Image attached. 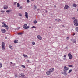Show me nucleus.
<instances>
[{
  "mask_svg": "<svg viewBox=\"0 0 78 78\" xmlns=\"http://www.w3.org/2000/svg\"><path fill=\"white\" fill-rule=\"evenodd\" d=\"M2 45L1 46L2 47V49L3 50H4L5 49V43H4L3 42H2Z\"/></svg>",
  "mask_w": 78,
  "mask_h": 78,
  "instance_id": "f257e3e1",
  "label": "nucleus"
},
{
  "mask_svg": "<svg viewBox=\"0 0 78 78\" xmlns=\"http://www.w3.org/2000/svg\"><path fill=\"white\" fill-rule=\"evenodd\" d=\"M23 27L24 28V29H28V28H30V26H27V24H25L23 26Z\"/></svg>",
  "mask_w": 78,
  "mask_h": 78,
  "instance_id": "f03ea898",
  "label": "nucleus"
},
{
  "mask_svg": "<svg viewBox=\"0 0 78 78\" xmlns=\"http://www.w3.org/2000/svg\"><path fill=\"white\" fill-rule=\"evenodd\" d=\"M46 74L47 75H51V73L49 70V71H48L46 72Z\"/></svg>",
  "mask_w": 78,
  "mask_h": 78,
  "instance_id": "7ed1b4c3",
  "label": "nucleus"
},
{
  "mask_svg": "<svg viewBox=\"0 0 78 78\" xmlns=\"http://www.w3.org/2000/svg\"><path fill=\"white\" fill-rule=\"evenodd\" d=\"M1 30L2 33H6V30L4 29H2Z\"/></svg>",
  "mask_w": 78,
  "mask_h": 78,
  "instance_id": "20e7f679",
  "label": "nucleus"
},
{
  "mask_svg": "<svg viewBox=\"0 0 78 78\" xmlns=\"http://www.w3.org/2000/svg\"><path fill=\"white\" fill-rule=\"evenodd\" d=\"M25 16L26 17V18L28 19V13L27 12H25Z\"/></svg>",
  "mask_w": 78,
  "mask_h": 78,
  "instance_id": "39448f33",
  "label": "nucleus"
},
{
  "mask_svg": "<svg viewBox=\"0 0 78 78\" xmlns=\"http://www.w3.org/2000/svg\"><path fill=\"white\" fill-rule=\"evenodd\" d=\"M64 71L65 72H67V70H68L69 69V68L68 67H66V66H65L64 67Z\"/></svg>",
  "mask_w": 78,
  "mask_h": 78,
  "instance_id": "423d86ee",
  "label": "nucleus"
},
{
  "mask_svg": "<svg viewBox=\"0 0 78 78\" xmlns=\"http://www.w3.org/2000/svg\"><path fill=\"white\" fill-rule=\"evenodd\" d=\"M20 75H21L20 77H22V78H26L24 74H23V73H22Z\"/></svg>",
  "mask_w": 78,
  "mask_h": 78,
  "instance_id": "0eeeda50",
  "label": "nucleus"
},
{
  "mask_svg": "<svg viewBox=\"0 0 78 78\" xmlns=\"http://www.w3.org/2000/svg\"><path fill=\"white\" fill-rule=\"evenodd\" d=\"M37 38H38V39H39V40H42V37L40 35H38L37 37Z\"/></svg>",
  "mask_w": 78,
  "mask_h": 78,
  "instance_id": "6e6552de",
  "label": "nucleus"
},
{
  "mask_svg": "<svg viewBox=\"0 0 78 78\" xmlns=\"http://www.w3.org/2000/svg\"><path fill=\"white\" fill-rule=\"evenodd\" d=\"M68 56L69 57V58L70 59H72V54L70 53H69L68 54Z\"/></svg>",
  "mask_w": 78,
  "mask_h": 78,
  "instance_id": "1a4fd4ad",
  "label": "nucleus"
},
{
  "mask_svg": "<svg viewBox=\"0 0 78 78\" xmlns=\"http://www.w3.org/2000/svg\"><path fill=\"white\" fill-rule=\"evenodd\" d=\"M49 70L51 73V72H53L55 71V69L53 68H52L51 69H49Z\"/></svg>",
  "mask_w": 78,
  "mask_h": 78,
  "instance_id": "9d476101",
  "label": "nucleus"
},
{
  "mask_svg": "<svg viewBox=\"0 0 78 78\" xmlns=\"http://www.w3.org/2000/svg\"><path fill=\"white\" fill-rule=\"evenodd\" d=\"M61 73L63 75H64L65 76H67V73L66 72H62Z\"/></svg>",
  "mask_w": 78,
  "mask_h": 78,
  "instance_id": "9b49d317",
  "label": "nucleus"
},
{
  "mask_svg": "<svg viewBox=\"0 0 78 78\" xmlns=\"http://www.w3.org/2000/svg\"><path fill=\"white\" fill-rule=\"evenodd\" d=\"M69 7V6H68L67 5H66L65 6L64 9H68Z\"/></svg>",
  "mask_w": 78,
  "mask_h": 78,
  "instance_id": "f8f14e48",
  "label": "nucleus"
},
{
  "mask_svg": "<svg viewBox=\"0 0 78 78\" xmlns=\"http://www.w3.org/2000/svg\"><path fill=\"white\" fill-rule=\"evenodd\" d=\"M73 22L75 23H78V20H75L73 21Z\"/></svg>",
  "mask_w": 78,
  "mask_h": 78,
  "instance_id": "ddd939ff",
  "label": "nucleus"
},
{
  "mask_svg": "<svg viewBox=\"0 0 78 78\" xmlns=\"http://www.w3.org/2000/svg\"><path fill=\"white\" fill-rule=\"evenodd\" d=\"M73 6L74 8H76V7L77 6V5H76L75 4H73Z\"/></svg>",
  "mask_w": 78,
  "mask_h": 78,
  "instance_id": "4468645a",
  "label": "nucleus"
},
{
  "mask_svg": "<svg viewBox=\"0 0 78 78\" xmlns=\"http://www.w3.org/2000/svg\"><path fill=\"white\" fill-rule=\"evenodd\" d=\"M20 3H17V8H19V7H20Z\"/></svg>",
  "mask_w": 78,
  "mask_h": 78,
  "instance_id": "2eb2a0df",
  "label": "nucleus"
},
{
  "mask_svg": "<svg viewBox=\"0 0 78 78\" xmlns=\"http://www.w3.org/2000/svg\"><path fill=\"white\" fill-rule=\"evenodd\" d=\"M23 56H24V57H25L26 58H28V56L25 54H23Z\"/></svg>",
  "mask_w": 78,
  "mask_h": 78,
  "instance_id": "dca6fc26",
  "label": "nucleus"
},
{
  "mask_svg": "<svg viewBox=\"0 0 78 78\" xmlns=\"http://www.w3.org/2000/svg\"><path fill=\"white\" fill-rule=\"evenodd\" d=\"M55 21H56V22H60V21H61V20L59 19H57L55 20Z\"/></svg>",
  "mask_w": 78,
  "mask_h": 78,
  "instance_id": "f3484780",
  "label": "nucleus"
},
{
  "mask_svg": "<svg viewBox=\"0 0 78 78\" xmlns=\"http://www.w3.org/2000/svg\"><path fill=\"white\" fill-rule=\"evenodd\" d=\"M7 26H8V25H6V24H5L4 25H2V27H3L4 28H5V27Z\"/></svg>",
  "mask_w": 78,
  "mask_h": 78,
  "instance_id": "a211bd4d",
  "label": "nucleus"
},
{
  "mask_svg": "<svg viewBox=\"0 0 78 78\" xmlns=\"http://www.w3.org/2000/svg\"><path fill=\"white\" fill-rule=\"evenodd\" d=\"M11 10H7L6 12L9 13V12H11Z\"/></svg>",
  "mask_w": 78,
  "mask_h": 78,
  "instance_id": "6ab92c4d",
  "label": "nucleus"
},
{
  "mask_svg": "<svg viewBox=\"0 0 78 78\" xmlns=\"http://www.w3.org/2000/svg\"><path fill=\"white\" fill-rule=\"evenodd\" d=\"M18 35H22V34H23V33L22 32H21V33H18Z\"/></svg>",
  "mask_w": 78,
  "mask_h": 78,
  "instance_id": "aec40b11",
  "label": "nucleus"
},
{
  "mask_svg": "<svg viewBox=\"0 0 78 78\" xmlns=\"http://www.w3.org/2000/svg\"><path fill=\"white\" fill-rule=\"evenodd\" d=\"M14 43H17L18 42V40H16L14 41Z\"/></svg>",
  "mask_w": 78,
  "mask_h": 78,
  "instance_id": "412c9836",
  "label": "nucleus"
},
{
  "mask_svg": "<svg viewBox=\"0 0 78 78\" xmlns=\"http://www.w3.org/2000/svg\"><path fill=\"white\" fill-rule=\"evenodd\" d=\"M34 9H37V7L35 5L34 6Z\"/></svg>",
  "mask_w": 78,
  "mask_h": 78,
  "instance_id": "4be33fe9",
  "label": "nucleus"
},
{
  "mask_svg": "<svg viewBox=\"0 0 78 78\" xmlns=\"http://www.w3.org/2000/svg\"><path fill=\"white\" fill-rule=\"evenodd\" d=\"M76 42V40L74 39L73 40V43H75Z\"/></svg>",
  "mask_w": 78,
  "mask_h": 78,
  "instance_id": "5701e85b",
  "label": "nucleus"
},
{
  "mask_svg": "<svg viewBox=\"0 0 78 78\" xmlns=\"http://www.w3.org/2000/svg\"><path fill=\"white\" fill-rule=\"evenodd\" d=\"M32 44L33 45H35V42H32Z\"/></svg>",
  "mask_w": 78,
  "mask_h": 78,
  "instance_id": "b1692460",
  "label": "nucleus"
},
{
  "mask_svg": "<svg viewBox=\"0 0 78 78\" xmlns=\"http://www.w3.org/2000/svg\"><path fill=\"white\" fill-rule=\"evenodd\" d=\"M75 30L77 31V32H78V27H77L75 28Z\"/></svg>",
  "mask_w": 78,
  "mask_h": 78,
  "instance_id": "393cba45",
  "label": "nucleus"
},
{
  "mask_svg": "<svg viewBox=\"0 0 78 78\" xmlns=\"http://www.w3.org/2000/svg\"><path fill=\"white\" fill-rule=\"evenodd\" d=\"M17 4V2H13V5L14 6H15V5H16Z\"/></svg>",
  "mask_w": 78,
  "mask_h": 78,
  "instance_id": "a878e982",
  "label": "nucleus"
},
{
  "mask_svg": "<svg viewBox=\"0 0 78 78\" xmlns=\"http://www.w3.org/2000/svg\"><path fill=\"white\" fill-rule=\"evenodd\" d=\"M9 47L11 48V49H12V46L10 45L9 46Z\"/></svg>",
  "mask_w": 78,
  "mask_h": 78,
  "instance_id": "bb28decb",
  "label": "nucleus"
},
{
  "mask_svg": "<svg viewBox=\"0 0 78 78\" xmlns=\"http://www.w3.org/2000/svg\"><path fill=\"white\" fill-rule=\"evenodd\" d=\"M68 66L69 67H73V66L72 65H69Z\"/></svg>",
  "mask_w": 78,
  "mask_h": 78,
  "instance_id": "cd10ccee",
  "label": "nucleus"
},
{
  "mask_svg": "<svg viewBox=\"0 0 78 78\" xmlns=\"http://www.w3.org/2000/svg\"><path fill=\"white\" fill-rule=\"evenodd\" d=\"M74 25H75L76 26H78V23H75L74 24Z\"/></svg>",
  "mask_w": 78,
  "mask_h": 78,
  "instance_id": "c85d7f7f",
  "label": "nucleus"
},
{
  "mask_svg": "<svg viewBox=\"0 0 78 78\" xmlns=\"http://www.w3.org/2000/svg\"><path fill=\"white\" fill-rule=\"evenodd\" d=\"M7 8H8V6H7L4 7V9H7Z\"/></svg>",
  "mask_w": 78,
  "mask_h": 78,
  "instance_id": "c756f323",
  "label": "nucleus"
},
{
  "mask_svg": "<svg viewBox=\"0 0 78 78\" xmlns=\"http://www.w3.org/2000/svg\"><path fill=\"white\" fill-rule=\"evenodd\" d=\"M34 23L35 24H36V23H37V21H34Z\"/></svg>",
  "mask_w": 78,
  "mask_h": 78,
  "instance_id": "7c9ffc66",
  "label": "nucleus"
},
{
  "mask_svg": "<svg viewBox=\"0 0 78 78\" xmlns=\"http://www.w3.org/2000/svg\"><path fill=\"white\" fill-rule=\"evenodd\" d=\"M72 69H70V70L68 72V73H70V72H72Z\"/></svg>",
  "mask_w": 78,
  "mask_h": 78,
  "instance_id": "2f4dec72",
  "label": "nucleus"
},
{
  "mask_svg": "<svg viewBox=\"0 0 78 78\" xmlns=\"http://www.w3.org/2000/svg\"><path fill=\"white\" fill-rule=\"evenodd\" d=\"M32 28H36V26H33L32 27Z\"/></svg>",
  "mask_w": 78,
  "mask_h": 78,
  "instance_id": "473e14b6",
  "label": "nucleus"
},
{
  "mask_svg": "<svg viewBox=\"0 0 78 78\" xmlns=\"http://www.w3.org/2000/svg\"><path fill=\"white\" fill-rule=\"evenodd\" d=\"M5 27H6V30H8V29H9V27H8V26H7Z\"/></svg>",
  "mask_w": 78,
  "mask_h": 78,
  "instance_id": "72a5a7b5",
  "label": "nucleus"
},
{
  "mask_svg": "<svg viewBox=\"0 0 78 78\" xmlns=\"http://www.w3.org/2000/svg\"><path fill=\"white\" fill-rule=\"evenodd\" d=\"M15 78H17V74H15Z\"/></svg>",
  "mask_w": 78,
  "mask_h": 78,
  "instance_id": "f704fd0d",
  "label": "nucleus"
},
{
  "mask_svg": "<svg viewBox=\"0 0 78 78\" xmlns=\"http://www.w3.org/2000/svg\"><path fill=\"white\" fill-rule=\"evenodd\" d=\"M2 25H6V23H4V22H2Z\"/></svg>",
  "mask_w": 78,
  "mask_h": 78,
  "instance_id": "c9c22d12",
  "label": "nucleus"
},
{
  "mask_svg": "<svg viewBox=\"0 0 78 78\" xmlns=\"http://www.w3.org/2000/svg\"><path fill=\"white\" fill-rule=\"evenodd\" d=\"M22 67L23 68H25V66L24 65H22Z\"/></svg>",
  "mask_w": 78,
  "mask_h": 78,
  "instance_id": "e433bc0d",
  "label": "nucleus"
},
{
  "mask_svg": "<svg viewBox=\"0 0 78 78\" xmlns=\"http://www.w3.org/2000/svg\"><path fill=\"white\" fill-rule=\"evenodd\" d=\"M2 64L0 63V68H2Z\"/></svg>",
  "mask_w": 78,
  "mask_h": 78,
  "instance_id": "4c0bfd02",
  "label": "nucleus"
},
{
  "mask_svg": "<svg viewBox=\"0 0 78 78\" xmlns=\"http://www.w3.org/2000/svg\"><path fill=\"white\" fill-rule=\"evenodd\" d=\"M22 6H21L19 8V9H22Z\"/></svg>",
  "mask_w": 78,
  "mask_h": 78,
  "instance_id": "58836bf2",
  "label": "nucleus"
},
{
  "mask_svg": "<svg viewBox=\"0 0 78 78\" xmlns=\"http://www.w3.org/2000/svg\"><path fill=\"white\" fill-rule=\"evenodd\" d=\"M19 16H20V17H22V15L21 13H19Z\"/></svg>",
  "mask_w": 78,
  "mask_h": 78,
  "instance_id": "ea45409f",
  "label": "nucleus"
},
{
  "mask_svg": "<svg viewBox=\"0 0 78 78\" xmlns=\"http://www.w3.org/2000/svg\"><path fill=\"white\" fill-rule=\"evenodd\" d=\"M27 3H29L30 2V0H27Z\"/></svg>",
  "mask_w": 78,
  "mask_h": 78,
  "instance_id": "a19ab883",
  "label": "nucleus"
},
{
  "mask_svg": "<svg viewBox=\"0 0 78 78\" xmlns=\"http://www.w3.org/2000/svg\"><path fill=\"white\" fill-rule=\"evenodd\" d=\"M1 12H5V11H3V10H2V11H1Z\"/></svg>",
  "mask_w": 78,
  "mask_h": 78,
  "instance_id": "79ce46f5",
  "label": "nucleus"
},
{
  "mask_svg": "<svg viewBox=\"0 0 78 78\" xmlns=\"http://www.w3.org/2000/svg\"><path fill=\"white\" fill-rule=\"evenodd\" d=\"M66 58L65 57L63 58V60H66Z\"/></svg>",
  "mask_w": 78,
  "mask_h": 78,
  "instance_id": "37998d69",
  "label": "nucleus"
},
{
  "mask_svg": "<svg viewBox=\"0 0 78 78\" xmlns=\"http://www.w3.org/2000/svg\"><path fill=\"white\" fill-rule=\"evenodd\" d=\"M72 20H74V19H75V17H73L72 19Z\"/></svg>",
  "mask_w": 78,
  "mask_h": 78,
  "instance_id": "c03bdc74",
  "label": "nucleus"
},
{
  "mask_svg": "<svg viewBox=\"0 0 78 78\" xmlns=\"http://www.w3.org/2000/svg\"><path fill=\"white\" fill-rule=\"evenodd\" d=\"M10 65H11V64H12V63L11 62L10 63Z\"/></svg>",
  "mask_w": 78,
  "mask_h": 78,
  "instance_id": "a18cd8bd",
  "label": "nucleus"
},
{
  "mask_svg": "<svg viewBox=\"0 0 78 78\" xmlns=\"http://www.w3.org/2000/svg\"><path fill=\"white\" fill-rule=\"evenodd\" d=\"M64 57H66V55H64Z\"/></svg>",
  "mask_w": 78,
  "mask_h": 78,
  "instance_id": "49530a36",
  "label": "nucleus"
},
{
  "mask_svg": "<svg viewBox=\"0 0 78 78\" xmlns=\"http://www.w3.org/2000/svg\"><path fill=\"white\" fill-rule=\"evenodd\" d=\"M27 62H28V63L29 62H30V61H29V60H27Z\"/></svg>",
  "mask_w": 78,
  "mask_h": 78,
  "instance_id": "de8ad7c7",
  "label": "nucleus"
},
{
  "mask_svg": "<svg viewBox=\"0 0 78 78\" xmlns=\"http://www.w3.org/2000/svg\"><path fill=\"white\" fill-rule=\"evenodd\" d=\"M68 40L69 39V37H68L66 38Z\"/></svg>",
  "mask_w": 78,
  "mask_h": 78,
  "instance_id": "09e8293b",
  "label": "nucleus"
},
{
  "mask_svg": "<svg viewBox=\"0 0 78 78\" xmlns=\"http://www.w3.org/2000/svg\"><path fill=\"white\" fill-rule=\"evenodd\" d=\"M5 39H8L7 38V37H5Z\"/></svg>",
  "mask_w": 78,
  "mask_h": 78,
  "instance_id": "8fccbe9b",
  "label": "nucleus"
},
{
  "mask_svg": "<svg viewBox=\"0 0 78 78\" xmlns=\"http://www.w3.org/2000/svg\"><path fill=\"white\" fill-rule=\"evenodd\" d=\"M54 7H55V8H56V6L55 5V6H54Z\"/></svg>",
  "mask_w": 78,
  "mask_h": 78,
  "instance_id": "3c124183",
  "label": "nucleus"
},
{
  "mask_svg": "<svg viewBox=\"0 0 78 78\" xmlns=\"http://www.w3.org/2000/svg\"><path fill=\"white\" fill-rule=\"evenodd\" d=\"M49 28H51V27H49Z\"/></svg>",
  "mask_w": 78,
  "mask_h": 78,
  "instance_id": "603ef678",
  "label": "nucleus"
},
{
  "mask_svg": "<svg viewBox=\"0 0 78 78\" xmlns=\"http://www.w3.org/2000/svg\"><path fill=\"white\" fill-rule=\"evenodd\" d=\"M62 27H64V26L62 25Z\"/></svg>",
  "mask_w": 78,
  "mask_h": 78,
  "instance_id": "864d4df0",
  "label": "nucleus"
},
{
  "mask_svg": "<svg viewBox=\"0 0 78 78\" xmlns=\"http://www.w3.org/2000/svg\"><path fill=\"white\" fill-rule=\"evenodd\" d=\"M31 0V1H34V0Z\"/></svg>",
  "mask_w": 78,
  "mask_h": 78,
  "instance_id": "5fc2aeb1",
  "label": "nucleus"
},
{
  "mask_svg": "<svg viewBox=\"0 0 78 78\" xmlns=\"http://www.w3.org/2000/svg\"><path fill=\"white\" fill-rule=\"evenodd\" d=\"M19 28H20V27H19V28L18 29H19Z\"/></svg>",
  "mask_w": 78,
  "mask_h": 78,
  "instance_id": "6e6d98bb",
  "label": "nucleus"
},
{
  "mask_svg": "<svg viewBox=\"0 0 78 78\" xmlns=\"http://www.w3.org/2000/svg\"><path fill=\"white\" fill-rule=\"evenodd\" d=\"M75 34H73V36H74V35H75Z\"/></svg>",
  "mask_w": 78,
  "mask_h": 78,
  "instance_id": "4d7b16f0",
  "label": "nucleus"
},
{
  "mask_svg": "<svg viewBox=\"0 0 78 78\" xmlns=\"http://www.w3.org/2000/svg\"><path fill=\"white\" fill-rule=\"evenodd\" d=\"M77 11H78V9H77Z\"/></svg>",
  "mask_w": 78,
  "mask_h": 78,
  "instance_id": "13d9d810",
  "label": "nucleus"
},
{
  "mask_svg": "<svg viewBox=\"0 0 78 78\" xmlns=\"http://www.w3.org/2000/svg\"><path fill=\"white\" fill-rule=\"evenodd\" d=\"M0 60H1V59H0Z\"/></svg>",
  "mask_w": 78,
  "mask_h": 78,
  "instance_id": "bf43d9fd",
  "label": "nucleus"
},
{
  "mask_svg": "<svg viewBox=\"0 0 78 78\" xmlns=\"http://www.w3.org/2000/svg\"><path fill=\"white\" fill-rule=\"evenodd\" d=\"M46 11H47L46 10Z\"/></svg>",
  "mask_w": 78,
  "mask_h": 78,
  "instance_id": "052dcab7",
  "label": "nucleus"
}]
</instances>
